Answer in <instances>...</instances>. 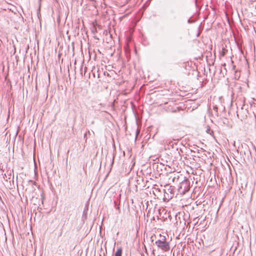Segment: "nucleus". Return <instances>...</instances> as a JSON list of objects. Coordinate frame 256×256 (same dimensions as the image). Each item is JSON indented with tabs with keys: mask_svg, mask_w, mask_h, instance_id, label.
<instances>
[{
	"mask_svg": "<svg viewBox=\"0 0 256 256\" xmlns=\"http://www.w3.org/2000/svg\"><path fill=\"white\" fill-rule=\"evenodd\" d=\"M164 236L162 240H158L155 242V244L158 249L164 252H168L170 250V242L166 240Z\"/></svg>",
	"mask_w": 256,
	"mask_h": 256,
	"instance_id": "f257e3e1",
	"label": "nucleus"
},
{
	"mask_svg": "<svg viewBox=\"0 0 256 256\" xmlns=\"http://www.w3.org/2000/svg\"><path fill=\"white\" fill-rule=\"evenodd\" d=\"M57 254L60 256H64L67 253V244H62L58 246L57 250Z\"/></svg>",
	"mask_w": 256,
	"mask_h": 256,
	"instance_id": "f03ea898",
	"label": "nucleus"
},
{
	"mask_svg": "<svg viewBox=\"0 0 256 256\" xmlns=\"http://www.w3.org/2000/svg\"><path fill=\"white\" fill-rule=\"evenodd\" d=\"M180 188H184V192L188 191L190 188V182L186 180L180 183Z\"/></svg>",
	"mask_w": 256,
	"mask_h": 256,
	"instance_id": "7ed1b4c3",
	"label": "nucleus"
},
{
	"mask_svg": "<svg viewBox=\"0 0 256 256\" xmlns=\"http://www.w3.org/2000/svg\"><path fill=\"white\" fill-rule=\"evenodd\" d=\"M250 110L252 111L256 118V104L254 103V104H251Z\"/></svg>",
	"mask_w": 256,
	"mask_h": 256,
	"instance_id": "20e7f679",
	"label": "nucleus"
},
{
	"mask_svg": "<svg viewBox=\"0 0 256 256\" xmlns=\"http://www.w3.org/2000/svg\"><path fill=\"white\" fill-rule=\"evenodd\" d=\"M122 250L121 247L119 248L115 253L114 256H122Z\"/></svg>",
	"mask_w": 256,
	"mask_h": 256,
	"instance_id": "39448f33",
	"label": "nucleus"
},
{
	"mask_svg": "<svg viewBox=\"0 0 256 256\" xmlns=\"http://www.w3.org/2000/svg\"><path fill=\"white\" fill-rule=\"evenodd\" d=\"M28 184L32 186H33L34 185L36 184V182H33L32 180H29Z\"/></svg>",
	"mask_w": 256,
	"mask_h": 256,
	"instance_id": "423d86ee",
	"label": "nucleus"
},
{
	"mask_svg": "<svg viewBox=\"0 0 256 256\" xmlns=\"http://www.w3.org/2000/svg\"><path fill=\"white\" fill-rule=\"evenodd\" d=\"M212 132V131L210 130V128H208L206 130V132L208 134H210V132Z\"/></svg>",
	"mask_w": 256,
	"mask_h": 256,
	"instance_id": "0eeeda50",
	"label": "nucleus"
},
{
	"mask_svg": "<svg viewBox=\"0 0 256 256\" xmlns=\"http://www.w3.org/2000/svg\"><path fill=\"white\" fill-rule=\"evenodd\" d=\"M226 50L224 48H222V56H224L226 54Z\"/></svg>",
	"mask_w": 256,
	"mask_h": 256,
	"instance_id": "6e6552de",
	"label": "nucleus"
},
{
	"mask_svg": "<svg viewBox=\"0 0 256 256\" xmlns=\"http://www.w3.org/2000/svg\"><path fill=\"white\" fill-rule=\"evenodd\" d=\"M218 108L216 106H214V110H215L216 112H218Z\"/></svg>",
	"mask_w": 256,
	"mask_h": 256,
	"instance_id": "1a4fd4ad",
	"label": "nucleus"
},
{
	"mask_svg": "<svg viewBox=\"0 0 256 256\" xmlns=\"http://www.w3.org/2000/svg\"><path fill=\"white\" fill-rule=\"evenodd\" d=\"M155 220V217L154 216H152V218L151 219V220Z\"/></svg>",
	"mask_w": 256,
	"mask_h": 256,
	"instance_id": "9d476101",
	"label": "nucleus"
},
{
	"mask_svg": "<svg viewBox=\"0 0 256 256\" xmlns=\"http://www.w3.org/2000/svg\"><path fill=\"white\" fill-rule=\"evenodd\" d=\"M188 23H189V24L192 23V22H191V20H190V19H189V20H188Z\"/></svg>",
	"mask_w": 256,
	"mask_h": 256,
	"instance_id": "9b49d317",
	"label": "nucleus"
},
{
	"mask_svg": "<svg viewBox=\"0 0 256 256\" xmlns=\"http://www.w3.org/2000/svg\"><path fill=\"white\" fill-rule=\"evenodd\" d=\"M237 116L239 118V112H237Z\"/></svg>",
	"mask_w": 256,
	"mask_h": 256,
	"instance_id": "f8f14e48",
	"label": "nucleus"
},
{
	"mask_svg": "<svg viewBox=\"0 0 256 256\" xmlns=\"http://www.w3.org/2000/svg\"><path fill=\"white\" fill-rule=\"evenodd\" d=\"M116 208L119 210L120 208L118 206L116 207Z\"/></svg>",
	"mask_w": 256,
	"mask_h": 256,
	"instance_id": "ddd939ff",
	"label": "nucleus"
},
{
	"mask_svg": "<svg viewBox=\"0 0 256 256\" xmlns=\"http://www.w3.org/2000/svg\"><path fill=\"white\" fill-rule=\"evenodd\" d=\"M150 216V215L148 214H147V217H148Z\"/></svg>",
	"mask_w": 256,
	"mask_h": 256,
	"instance_id": "4468645a",
	"label": "nucleus"
},
{
	"mask_svg": "<svg viewBox=\"0 0 256 256\" xmlns=\"http://www.w3.org/2000/svg\"><path fill=\"white\" fill-rule=\"evenodd\" d=\"M179 140L178 138H177L176 140L174 139V140Z\"/></svg>",
	"mask_w": 256,
	"mask_h": 256,
	"instance_id": "2eb2a0df",
	"label": "nucleus"
},
{
	"mask_svg": "<svg viewBox=\"0 0 256 256\" xmlns=\"http://www.w3.org/2000/svg\"><path fill=\"white\" fill-rule=\"evenodd\" d=\"M157 218L158 220L159 219V217L158 216H157Z\"/></svg>",
	"mask_w": 256,
	"mask_h": 256,
	"instance_id": "dca6fc26",
	"label": "nucleus"
},
{
	"mask_svg": "<svg viewBox=\"0 0 256 256\" xmlns=\"http://www.w3.org/2000/svg\"><path fill=\"white\" fill-rule=\"evenodd\" d=\"M138 133V130H137L136 134Z\"/></svg>",
	"mask_w": 256,
	"mask_h": 256,
	"instance_id": "f3484780",
	"label": "nucleus"
},
{
	"mask_svg": "<svg viewBox=\"0 0 256 256\" xmlns=\"http://www.w3.org/2000/svg\"><path fill=\"white\" fill-rule=\"evenodd\" d=\"M114 204L116 206V202H114Z\"/></svg>",
	"mask_w": 256,
	"mask_h": 256,
	"instance_id": "a211bd4d",
	"label": "nucleus"
}]
</instances>
